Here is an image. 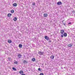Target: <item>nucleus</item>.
<instances>
[{
	"instance_id": "obj_19",
	"label": "nucleus",
	"mask_w": 75,
	"mask_h": 75,
	"mask_svg": "<svg viewBox=\"0 0 75 75\" xmlns=\"http://www.w3.org/2000/svg\"><path fill=\"white\" fill-rule=\"evenodd\" d=\"M12 69L14 71H16V69L14 67L12 68Z\"/></svg>"
},
{
	"instance_id": "obj_31",
	"label": "nucleus",
	"mask_w": 75,
	"mask_h": 75,
	"mask_svg": "<svg viewBox=\"0 0 75 75\" xmlns=\"http://www.w3.org/2000/svg\"><path fill=\"white\" fill-rule=\"evenodd\" d=\"M35 39H36L35 38H33V40H35Z\"/></svg>"
},
{
	"instance_id": "obj_28",
	"label": "nucleus",
	"mask_w": 75,
	"mask_h": 75,
	"mask_svg": "<svg viewBox=\"0 0 75 75\" xmlns=\"http://www.w3.org/2000/svg\"><path fill=\"white\" fill-rule=\"evenodd\" d=\"M72 13H75V11H72Z\"/></svg>"
},
{
	"instance_id": "obj_6",
	"label": "nucleus",
	"mask_w": 75,
	"mask_h": 75,
	"mask_svg": "<svg viewBox=\"0 0 75 75\" xmlns=\"http://www.w3.org/2000/svg\"><path fill=\"white\" fill-rule=\"evenodd\" d=\"M43 16L44 17H47L48 16V14L47 13H45L43 14Z\"/></svg>"
},
{
	"instance_id": "obj_8",
	"label": "nucleus",
	"mask_w": 75,
	"mask_h": 75,
	"mask_svg": "<svg viewBox=\"0 0 75 75\" xmlns=\"http://www.w3.org/2000/svg\"><path fill=\"white\" fill-rule=\"evenodd\" d=\"M13 20L14 21H16L17 20V18L16 17H15L14 18H13Z\"/></svg>"
},
{
	"instance_id": "obj_20",
	"label": "nucleus",
	"mask_w": 75,
	"mask_h": 75,
	"mask_svg": "<svg viewBox=\"0 0 75 75\" xmlns=\"http://www.w3.org/2000/svg\"><path fill=\"white\" fill-rule=\"evenodd\" d=\"M32 5L33 6H35V3L34 2L32 3Z\"/></svg>"
},
{
	"instance_id": "obj_26",
	"label": "nucleus",
	"mask_w": 75,
	"mask_h": 75,
	"mask_svg": "<svg viewBox=\"0 0 75 75\" xmlns=\"http://www.w3.org/2000/svg\"><path fill=\"white\" fill-rule=\"evenodd\" d=\"M72 24V23L70 22L68 23V24H69H69Z\"/></svg>"
},
{
	"instance_id": "obj_35",
	"label": "nucleus",
	"mask_w": 75,
	"mask_h": 75,
	"mask_svg": "<svg viewBox=\"0 0 75 75\" xmlns=\"http://www.w3.org/2000/svg\"><path fill=\"white\" fill-rule=\"evenodd\" d=\"M1 21V20L0 19V21Z\"/></svg>"
},
{
	"instance_id": "obj_13",
	"label": "nucleus",
	"mask_w": 75,
	"mask_h": 75,
	"mask_svg": "<svg viewBox=\"0 0 75 75\" xmlns=\"http://www.w3.org/2000/svg\"><path fill=\"white\" fill-rule=\"evenodd\" d=\"M23 64H27V61L26 60H24L23 61Z\"/></svg>"
},
{
	"instance_id": "obj_17",
	"label": "nucleus",
	"mask_w": 75,
	"mask_h": 75,
	"mask_svg": "<svg viewBox=\"0 0 75 75\" xmlns=\"http://www.w3.org/2000/svg\"><path fill=\"white\" fill-rule=\"evenodd\" d=\"M32 61H33V62H34L35 61V58H33L32 59Z\"/></svg>"
},
{
	"instance_id": "obj_9",
	"label": "nucleus",
	"mask_w": 75,
	"mask_h": 75,
	"mask_svg": "<svg viewBox=\"0 0 75 75\" xmlns=\"http://www.w3.org/2000/svg\"><path fill=\"white\" fill-rule=\"evenodd\" d=\"M8 43H9V44H11V43L12 42V41L11 40H8Z\"/></svg>"
},
{
	"instance_id": "obj_18",
	"label": "nucleus",
	"mask_w": 75,
	"mask_h": 75,
	"mask_svg": "<svg viewBox=\"0 0 75 75\" xmlns=\"http://www.w3.org/2000/svg\"><path fill=\"white\" fill-rule=\"evenodd\" d=\"M11 13H14V11L13 10H12L11 11Z\"/></svg>"
},
{
	"instance_id": "obj_1",
	"label": "nucleus",
	"mask_w": 75,
	"mask_h": 75,
	"mask_svg": "<svg viewBox=\"0 0 75 75\" xmlns=\"http://www.w3.org/2000/svg\"><path fill=\"white\" fill-rule=\"evenodd\" d=\"M64 36L65 37H67V33L64 32V34L61 35V37L62 38H63V37H64Z\"/></svg>"
},
{
	"instance_id": "obj_24",
	"label": "nucleus",
	"mask_w": 75,
	"mask_h": 75,
	"mask_svg": "<svg viewBox=\"0 0 75 75\" xmlns=\"http://www.w3.org/2000/svg\"><path fill=\"white\" fill-rule=\"evenodd\" d=\"M8 59L9 61H11V58H8Z\"/></svg>"
},
{
	"instance_id": "obj_10",
	"label": "nucleus",
	"mask_w": 75,
	"mask_h": 75,
	"mask_svg": "<svg viewBox=\"0 0 75 75\" xmlns=\"http://www.w3.org/2000/svg\"><path fill=\"white\" fill-rule=\"evenodd\" d=\"M72 46V45L71 44H69L67 45V47H69V48H71Z\"/></svg>"
},
{
	"instance_id": "obj_34",
	"label": "nucleus",
	"mask_w": 75,
	"mask_h": 75,
	"mask_svg": "<svg viewBox=\"0 0 75 75\" xmlns=\"http://www.w3.org/2000/svg\"><path fill=\"white\" fill-rule=\"evenodd\" d=\"M6 54H7V53H6Z\"/></svg>"
},
{
	"instance_id": "obj_21",
	"label": "nucleus",
	"mask_w": 75,
	"mask_h": 75,
	"mask_svg": "<svg viewBox=\"0 0 75 75\" xmlns=\"http://www.w3.org/2000/svg\"><path fill=\"white\" fill-rule=\"evenodd\" d=\"M38 71H41V70L40 68H38Z\"/></svg>"
},
{
	"instance_id": "obj_22",
	"label": "nucleus",
	"mask_w": 75,
	"mask_h": 75,
	"mask_svg": "<svg viewBox=\"0 0 75 75\" xmlns=\"http://www.w3.org/2000/svg\"><path fill=\"white\" fill-rule=\"evenodd\" d=\"M48 41H49L48 42L49 43L51 42V40H50V39H49V40H48Z\"/></svg>"
},
{
	"instance_id": "obj_15",
	"label": "nucleus",
	"mask_w": 75,
	"mask_h": 75,
	"mask_svg": "<svg viewBox=\"0 0 75 75\" xmlns=\"http://www.w3.org/2000/svg\"><path fill=\"white\" fill-rule=\"evenodd\" d=\"M50 58L52 59H54V55H52L50 56Z\"/></svg>"
},
{
	"instance_id": "obj_11",
	"label": "nucleus",
	"mask_w": 75,
	"mask_h": 75,
	"mask_svg": "<svg viewBox=\"0 0 75 75\" xmlns=\"http://www.w3.org/2000/svg\"><path fill=\"white\" fill-rule=\"evenodd\" d=\"M13 6H14V7H16L17 6V4L16 3H15L13 4Z\"/></svg>"
},
{
	"instance_id": "obj_12",
	"label": "nucleus",
	"mask_w": 75,
	"mask_h": 75,
	"mask_svg": "<svg viewBox=\"0 0 75 75\" xmlns=\"http://www.w3.org/2000/svg\"><path fill=\"white\" fill-rule=\"evenodd\" d=\"M11 13H8L7 15V16L8 17H11Z\"/></svg>"
},
{
	"instance_id": "obj_32",
	"label": "nucleus",
	"mask_w": 75,
	"mask_h": 75,
	"mask_svg": "<svg viewBox=\"0 0 75 75\" xmlns=\"http://www.w3.org/2000/svg\"><path fill=\"white\" fill-rule=\"evenodd\" d=\"M24 57H25V56L24 55H23Z\"/></svg>"
},
{
	"instance_id": "obj_33",
	"label": "nucleus",
	"mask_w": 75,
	"mask_h": 75,
	"mask_svg": "<svg viewBox=\"0 0 75 75\" xmlns=\"http://www.w3.org/2000/svg\"><path fill=\"white\" fill-rule=\"evenodd\" d=\"M74 17H75V14L74 15Z\"/></svg>"
},
{
	"instance_id": "obj_4",
	"label": "nucleus",
	"mask_w": 75,
	"mask_h": 75,
	"mask_svg": "<svg viewBox=\"0 0 75 75\" xmlns=\"http://www.w3.org/2000/svg\"><path fill=\"white\" fill-rule=\"evenodd\" d=\"M60 33L61 34H63L65 33V30L62 29L60 30Z\"/></svg>"
},
{
	"instance_id": "obj_30",
	"label": "nucleus",
	"mask_w": 75,
	"mask_h": 75,
	"mask_svg": "<svg viewBox=\"0 0 75 75\" xmlns=\"http://www.w3.org/2000/svg\"><path fill=\"white\" fill-rule=\"evenodd\" d=\"M64 21H65V20H63V21H62V23H63V22H64Z\"/></svg>"
},
{
	"instance_id": "obj_36",
	"label": "nucleus",
	"mask_w": 75,
	"mask_h": 75,
	"mask_svg": "<svg viewBox=\"0 0 75 75\" xmlns=\"http://www.w3.org/2000/svg\"><path fill=\"white\" fill-rule=\"evenodd\" d=\"M29 71H30V70H29Z\"/></svg>"
},
{
	"instance_id": "obj_2",
	"label": "nucleus",
	"mask_w": 75,
	"mask_h": 75,
	"mask_svg": "<svg viewBox=\"0 0 75 75\" xmlns=\"http://www.w3.org/2000/svg\"><path fill=\"white\" fill-rule=\"evenodd\" d=\"M44 38L45 40H46L47 41H48V40H50V38L48 37V36H44Z\"/></svg>"
},
{
	"instance_id": "obj_16",
	"label": "nucleus",
	"mask_w": 75,
	"mask_h": 75,
	"mask_svg": "<svg viewBox=\"0 0 75 75\" xmlns=\"http://www.w3.org/2000/svg\"><path fill=\"white\" fill-rule=\"evenodd\" d=\"M22 47H23V45L21 44H20L19 45V48H22Z\"/></svg>"
},
{
	"instance_id": "obj_14",
	"label": "nucleus",
	"mask_w": 75,
	"mask_h": 75,
	"mask_svg": "<svg viewBox=\"0 0 75 75\" xmlns=\"http://www.w3.org/2000/svg\"><path fill=\"white\" fill-rule=\"evenodd\" d=\"M23 73H24V72L22 70H21L19 71V74H23Z\"/></svg>"
},
{
	"instance_id": "obj_7",
	"label": "nucleus",
	"mask_w": 75,
	"mask_h": 75,
	"mask_svg": "<svg viewBox=\"0 0 75 75\" xmlns=\"http://www.w3.org/2000/svg\"><path fill=\"white\" fill-rule=\"evenodd\" d=\"M18 58H20L21 57V55L20 54H18Z\"/></svg>"
},
{
	"instance_id": "obj_37",
	"label": "nucleus",
	"mask_w": 75,
	"mask_h": 75,
	"mask_svg": "<svg viewBox=\"0 0 75 75\" xmlns=\"http://www.w3.org/2000/svg\"><path fill=\"white\" fill-rule=\"evenodd\" d=\"M33 41H34L33 40Z\"/></svg>"
},
{
	"instance_id": "obj_3",
	"label": "nucleus",
	"mask_w": 75,
	"mask_h": 75,
	"mask_svg": "<svg viewBox=\"0 0 75 75\" xmlns=\"http://www.w3.org/2000/svg\"><path fill=\"white\" fill-rule=\"evenodd\" d=\"M57 4L58 6L62 5V3L61 1H59L57 3Z\"/></svg>"
},
{
	"instance_id": "obj_27",
	"label": "nucleus",
	"mask_w": 75,
	"mask_h": 75,
	"mask_svg": "<svg viewBox=\"0 0 75 75\" xmlns=\"http://www.w3.org/2000/svg\"><path fill=\"white\" fill-rule=\"evenodd\" d=\"M62 23L65 26V25H66V23Z\"/></svg>"
},
{
	"instance_id": "obj_29",
	"label": "nucleus",
	"mask_w": 75,
	"mask_h": 75,
	"mask_svg": "<svg viewBox=\"0 0 75 75\" xmlns=\"http://www.w3.org/2000/svg\"><path fill=\"white\" fill-rule=\"evenodd\" d=\"M21 75H25V74H24L22 73V74H21Z\"/></svg>"
},
{
	"instance_id": "obj_23",
	"label": "nucleus",
	"mask_w": 75,
	"mask_h": 75,
	"mask_svg": "<svg viewBox=\"0 0 75 75\" xmlns=\"http://www.w3.org/2000/svg\"><path fill=\"white\" fill-rule=\"evenodd\" d=\"M14 64H18V62L17 61H16L14 62Z\"/></svg>"
},
{
	"instance_id": "obj_25",
	"label": "nucleus",
	"mask_w": 75,
	"mask_h": 75,
	"mask_svg": "<svg viewBox=\"0 0 75 75\" xmlns=\"http://www.w3.org/2000/svg\"><path fill=\"white\" fill-rule=\"evenodd\" d=\"M40 75H44V73H40Z\"/></svg>"
},
{
	"instance_id": "obj_5",
	"label": "nucleus",
	"mask_w": 75,
	"mask_h": 75,
	"mask_svg": "<svg viewBox=\"0 0 75 75\" xmlns=\"http://www.w3.org/2000/svg\"><path fill=\"white\" fill-rule=\"evenodd\" d=\"M38 53L40 55H42L44 54V52H38Z\"/></svg>"
}]
</instances>
